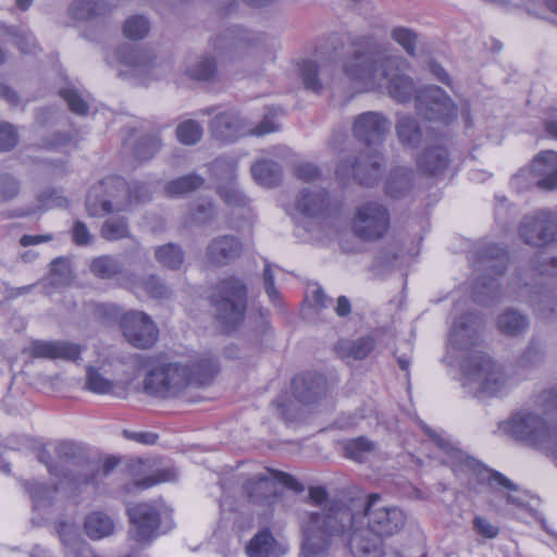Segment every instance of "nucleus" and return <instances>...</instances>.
Returning <instances> with one entry per match:
<instances>
[{"label": "nucleus", "mask_w": 557, "mask_h": 557, "mask_svg": "<svg viewBox=\"0 0 557 557\" xmlns=\"http://www.w3.org/2000/svg\"><path fill=\"white\" fill-rule=\"evenodd\" d=\"M406 522L401 508L385 506L379 494H369L363 503H330L324 516L307 513L302 527L311 550L342 545L352 557H383L382 539L400 532Z\"/></svg>", "instance_id": "1"}, {"label": "nucleus", "mask_w": 557, "mask_h": 557, "mask_svg": "<svg viewBox=\"0 0 557 557\" xmlns=\"http://www.w3.org/2000/svg\"><path fill=\"white\" fill-rule=\"evenodd\" d=\"M406 61L387 44L370 36L349 38L347 55L342 62L344 75L367 90H386L398 102L417 94L413 81L401 72Z\"/></svg>", "instance_id": "2"}, {"label": "nucleus", "mask_w": 557, "mask_h": 557, "mask_svg": "<svg viewBox=\"0 0 557 557\" xmlns=\"http://www.w3.org/2000/svg\"><path fill=\"white\" fill-rule=\"evenodd\" d=\"M218 372L216 359L197 356L185 362H169L152 368L144 379L145 392L154 397H175L189 386L209 384Z\"/></svg>", "instance_id": "3"}, {"label": "nucleus", "mask_w": 557, "mask_h": 557, "mask_svg": "<svg viewBox=\"0 0 557 557\" xmlns=\"http://www.w3.org/2000/svg\"><path fill=\"white\" fill-rule=\"evenodd\" d=\"M151 193L143 183L132 186L120 176H110L91 186L86 197L90 216H102L112 211L126 210L133 203L149 201Z\"/></svg>", "instance_id": "4"}, {"label": "nucleus", "mask_w": 557, "mask_h": 557, "mask_svg": "<svg viewBox=\"0 0 557 557\" xmlns=\"http://www.w3.org/2000/svg\"><path fill=\"white\" fill-rule=\"evenodd\" d=\"M37 459L47 467L51 476L59 479L61 490L65 491L69 495L99 491L102 480L117 466V460L114 458H108L103 462L99 460H82L77 465L79 470L75 472L71 470V476H69L67 473H64V467L52 462L51 455L46 448H41L38 451Z\"/></svg>", "instance_id": "5"}, {"label": "nucleus", "mask_w": 557, "mask_h": 557, "mask_svg": "<svg viewBox=\"0 0 557 557\" xmlns=\"http://www.w3.org/2000/svg\"><path fill=\"white\" fill-rule=\"evenodd\" d=\"M470 259L474 271L481 273L473 285V300L479 305L487 306L499 295L497 276L505 273L508 255L499 245L484 244L474 248Z\"/></svg>", "instance_id": "6"}, {"label": "nucleus", "mask_w": 557, "mask_h": 557, "mask_svg": "<svg viewBox=\"0 0 557 557\" xmlns=\"http://www.w3.org/2000/svg\"><path fill=\"white\" fill-rule=\"evenodd\" d=\"M461 370L463 386L475 394L498 396L507 391V374L485 351L470 352L463 360Z\"/></svg>", "instance_id": "7"}, {"label": "nucleus", "mask_w": 557, "mask_h": 557, "mask_svg": "<svg viewBox=\"0 0 557 557\" xmlns=\"http://www.w3.org/2000/svg\"><path fill=\"white\" fill-rule=\"evenodd\" d=\"M498 431L525 445L550 451L557 447V429L529 409L518 410L498 424Z\"/></svg>", "instance_id": "8"}, {"label": "nucleus", "mask_w": 557, "mask_h": 557, "mask_svg": "<svg viewBox=\"0 0 557 557\" xmlns=\"http://www.w3.org/2000/svg\"><path fill=\"white\" fill-rule=\"evenodd\" d=\"M425 432L435 441L437 446L448 455L453 471L458 476H467V484L471 490L479 492L480 486L484 484L500 486L509 491L518 490V486L503 473L486 468L474 458L454 448L448 442L434 434L430 429H425ZM445 462H448V460Z\"/></svg>", "instance_id": "9"}, {"label": "nucleus", "mask_w": 557, "mask_h": 557, "mask_svg": "<svg viewBox=\"0 0 557 557\" xmlns=\"http://www.w3.org/2000/svg\"><path fill=\"white\" fill-rule=\"evenodd\" d=\"M219 324L225 332L235 330L244 320L247 309V286L236 276L219 281L210 296Z\"/></svg>", "instance_id": "10"}, {"label": "nucleus", "mask_w": 557, "mask_h": 557, "mask_svg": "<svg viewBox=\"0 0 557 557\" xmlns=\"http://www.w3.org/2000/svg\"><path fill=\"white\" fill-rule=\"evenodd\" d=\"M277 483L295 493L305 491V486L293 475L270 469L247 480L244 490L251 503L271 506L281 494Z\"/></svg>", "instance_id": "11"}, {"label": "nucleus", "mask_w": 557, "mask_h": 557, "mask_svg": "<svg viewBox=\"0 0 557 557\" xmlns=\"http://www.w3.org/2000/svg\"><path fill=\"white\" fill-rule=\"evenodd\" d=\"M383 158L370 149L357 157L346 158L337 164L335 176L343 185L356 181L360 185L372 186L381 174Z\"/></svg>", "instance_id": "12"}, {"label": "nucleus", "mask_w": 557, "mask_h": 557, "mask_svg": "<svg viewBox=\"0 0 557 557\" xmlns=\"http://www.w3.org/2000/svg\"><path fill=\"white\" fill-rule=\"evenodd\" d=\"M391 223L387 208L376 201L360 205L352 216L354 234L363 242H376L383 238Z\"/></svg>", "instance_id": "13"}, {"label": "nucleus", "mask_w": 557, "mask_h": 557, "mask_svg": "<svg viewBox=\"0 0 557 557\" xmlns=\"http://www.w3.org/2000/svg\"><path fill=\"white\" fill-rule=\"evenodd\" d=\"M414 108L421 117L445 124L457 119V106L438 86L430 85L419 89L414 97Z\"/></svg>", "instance_id": "14"}, {"label": "nucleus", "mask_w": 557, "mask_h": 557, "mask_svg": "<svg viewBox=\"0 0 557 557\" xmlns=\"http://www.w3.org/2000/svg\"><path fill=\"white\" fill-rule=\"evenodd\" d=\"M259 41L260 38L257 34L233 26L212 39L211 46L221 60L233 62L249 57Z\"/></svg>", "instance_id": "15"}, {"label": "nucleus", "mask_w": 557, "mask_h": 557, "mask_svg": "<svg viewBox=\"0 0 557 557\" xmlns=\"http://www.w3.org/2000/svg\"><path fill=\"white\" fill-rule=\"evenodd\" d=\"M519 234L528 245L545 246L553 243L557 235V213L543 209L524 216Z\"/></svg>", "instance_id": "16"}, {"label": "nucleus", "mask_w": 557, "mask_h": 557, "mask_svg": "<svg viewBox=\"0 0 557 557\" xmlns=\"http://www.w3.org/2000/svg\"><path fill=\"white\" fill-rule=\"evenodd\" d=\"M121 329L126 341L139 349L152 347L159 337V330L152 319L141 311H129L121 318Z\"/></svg>", "instance_id": "17"}, {"label": "nucleus", "mask_w": 557, "mask_h": 557, "mask_svg": "<svg viewBox=\"0 0 557 557\" xmlns=\"http://www.w3.org/2000/svg\"><path fill=\"white\" fill-rule=\"evenodd\" d=\"M389 127L391 122L384 114L368 111L356 116L352 133L357 140L370 148L384 141Z\"/></svg>", "instance_id": "18"}, {"label": "nucleus", "mask_w": 557, "mask_h": 557, "mask_svg": "<svg viewBox=\"0 0 557 557\" xmlns=\"http://www.w3.org/2000/svg\"><path fill=\"white\" fill-rule=\"evenodd\" d=\"M115 54L120 63L127 69L122 70L121 74H128L144 81L156 76L154 61L148 50L124 45L116 49Z\"/></svg>", "instance_id": "19"}, {"label": "nucleus", "mask_w": 557, "mask_h": 557, "mask_svg": "<svg viewBox=\"0 0 557 557\" xmlns=\"http://www.w3.org/2000/svg\"><path fill=\"white\" fill-rule=\"evenodd\" d=\"M127 511L132 523L131 533L136 542H149L156 536L160 527V515L154 506L141 503L128 508Z\"/></svg>", "instance_id": "20"}, {"label": "nucleus", "mask_w": 557, "mask_h": 557, "mask_svg": "<svg viewBox=\"0 0 557 557\" xmlns=\"http://www.w3.org/2000/svg\"><path fill=\"white\" fill-rule=\"evenodd\" d=\"M33 358L49 360L61 359L75 362L81 358L83 348L81 345L67 341H41L35 339L24 349Z\"/></svg>", "instance_id": "21"}, {"label": "nucleus", "mask_w": 557, "mask_h": 557, "mask_svg": "<svg viewBox=\"0 0 557 557\" xmlns=\"http://www.w3.org/2000/svg\"><path fill=\"white\" fill-rule=\"evenodd\" d=\"M481 318L472 312L456 320L449 333V344L457 350H468L478 345L480 339Z\"/></svg>", "instance_id": "22"}, {"label": "nucleus", "mask_w": 557, "mask_h": 557, "mask_svg": "<svg viewBox=\"0 0 557 557\" xmlns=\"http://www.w3.org/2000/svg\"><path fill=\"white\" fill-rule=\"evenodd\" d=\"M243 244L233 235H220L212 238L206 248V258L214 267H225L242 256Z\"/></svg>", "instance_id": "23"}, {"label": "nucleus", "mask_w": 557, "mask_h": 557, "mask_svg": "<svg viewBox=\"0 0 557 557\" xmlns=\"http://www.w3.org/2000/svg\"><path fill=\"white\" fill-rule=\"evenodd\" d=\"M327 392V381L324 375L306 372L296 375L292 382L294 397L302 404H314L322 399Z\"/></svg>", "instance_id": "24"}, {"label": "nucleus", "mask_w": 557, "mask_h": 557, "mask_svg": "<svg viewBox=\"0 0 557 557\" xmlns=\"http://www.w3.org/2000/svg\"><path fill=\"white\" fill-rule=\"evenodd\" d=\"M209 129L214 139L223 143L233 141L244 134L243 120L237 111L231 109L215 114Z\"/></svg>", "instance_id": "25"}, {"label": "nucleus", "mask_w": 557, "mask_h": 557, "mask_svg": "<svg viewBox=\"0 0 557 557\" xmlns=\"http://www.w3.org/2000/svg\"><path fill=\"white\" fill-rule=\"evenodd\" d=\"M524 293H528L525 301L541 318L550 319L557 315V288L540 286L536 289H531L525 285L521 289L519 298L523 299Z\"/></svg>", "instance_id": "26"}, {"label": "nucleus", "mask_w": 557, "mask_h": 557, "mask_svg": "<svg viewBox=\"0 0 557 557\" xmlns=\"http://www.w3.org/2000/svg\"><path fill=\"white\" fill-rule=\"evenodd\" d=\"M534 175L539 176L536 185L541 189H557V152L546 150L539 153L532 163Z\"/></svg>", "instance_id": "27"}, {"label": "nucleus", "mask_w": 557, "mask_h": 557, "mask_svg": "<svg viewBox=\"0 0 557 557\" xmlns=\"http://www.w3.org/2000/svg\"><path fill=\"white\" fill-rule=\"evenodd\" d=\"M449 164V153L442 145H431L423 149L417 159L420 172L429 176L442 175Z\"/></svg>", "instance_id": "28"}, {"label": "nucleus", "mask_w": 557, "mask_h": 557, "mask_svg": "<svg viewBox=\"0 0 557 557\" xmlns=\"http://www.w3.org/2000/svg\"><path fill=\"white\" fill-rule=\"evenodd\" d=\"M295 206L302 215L318 216L327 206V193L322 188H304L297 195Z\"/></svg>", "instance_id": "29"}, {"label": "nucleus", "mask_w": 557, "mask_h": 557, "mask_svg": "<svg viewBox=\"0 0 557 557\" xmlns=\"http://www.w3.org/2000/svg\"><path fill=\"white\" fill-rule=\"evenodd\" d=\"M396 135L399 143L407 148L417 149L422 143V129L418 120L409 114L397 116Z\"/></svg>", "instance_id": "30"}, {"label": "nucleus", "mask_w": 557, "mask_h": 557, "mask_svg": "<svg viewBox=\"0 0 557 557\" xmlns=\"http://www.w3.org/2000/svg\"><path fill=\"white\" fill-rule=\"evenodd\" d=\"M248 557H280L281 545L269 530L259 531L246 546Z\"/></svg>", "instance_id": "31"}, {"label": "nucleus", "mask_w": 557, "mask_h": 557, "mask_svg": "<svg viewBox=\"0 0 557 557\" xmlns=\"http://www.w3.org/2000/svg\"><path fill=\"white\" fill-rule=\"evenodd\" d=\"M374 347L373 337L362 336L357 339H341L336 345V352L342 359L362 360L370 355Z\"/></svg>", "instance_id": "32"}, {"label": "nucleus", "mask_w": 557, "mask_h": 557, "mask_svg": "<svg viewBox=\"0 0 557 557\" xmlns=\"http://www.w3.org/2000/svg\"><path fill=\"white\" fill-rule=\"evenodd\" d=\"M253 180L262 186L274 187L282 180L281 165L272 160L263 159L251 166Z\"/></svg>", "instance_id": "33"}, {"label": "nucleus", "mask_w": 557, "mask_h": 557, "mask_svg": "<svg viewBox=\"0 0 557 557\" xmlns=\"http://www.w3.org/2000/svg\"><path fill=\"white\" fill-rule=\"evenodd\" d=\"M84 528L91 540H101L113 533L114 522L107 513L92 511L85 518Z\"/></svg>", "instance_id": "34"}, {"label": "nucleus", "mask_w": 557, "mask_h": 557, "mask_svg": "<svg viewBox=\"0 0 557 557\" xmlns=\"http://www.w3.org/2000/svg\"><path fill=\"white\" fill-rule=\"evenodd\" d=\"M308 496H309V500L313 505L323 506L321 511H304L299 517V523H300V528H301L302 535H304L302 549L307 556H311V555L320 554L321 552L311 550L306 546L307 536H306V533H305V530L302 527V520H304L305 516L307 513H318L320 516H324L327 511V506L330 505V503H342V502L336 500V499H329L327 491L323 486H311L309 488Z\"/></svg>", "instance_id": "35"}, {"label": "nucleus", "mask_w": 557, "mask_h": 557, "mask_svg": "<svg viewBox=\"0 0 557 557\" xmlns=\"http://www.w3.org/2000/svg\"><path fill=\"white\" fill-rule=\"evenodd\" d=\"M413 172L408 169H396L388 175L385 183L386 194L395 199L406 196L412 188Z\"/></svg>", "instance_id": "36"}, {"label": "nucleus", "mask_w": 557, "mask_h": 557, "mask_svg": "<svg viewBox=\"0 0 557 557\" xmlns=\"http://www.w3.org/2000/svg\"><path fill=\"white\" fill-rule=\"evenodd\" d=\"M497 325L503 334L518 336L528 329L529 321L521 312L509 309L498 317Z\"/></svg>", "instance_id": "37"}, {"label": "nucleus", "mask_w": 557, "mask_h": 557, "mask_svg": "<svg viewBox=\"0 0 557 557\" xmlns=\"http://www.w3.org/2000/svg\"><path fill=\"white\" fill-rule=\"evenodd\" d=\"M104 0H76L70 7V14L78 21H90L107 12Z\"/></svg>", "instance_id": "38"}, {"label": "nucleus", "mask_w": 557, "mask_h": 557, "mask_svg": "<svg viewBox=\"0 0 557 557\" xmlns=\"http://www.w3.org/2000/svg\"><path fill=\"white\" fill-rule=\"evenodd\" d=\"M154 258L162 267L178 270L184 262L185 253L180 245L168 243L156 247Z\"/></svg>", "instance_id": "39"}, {"label": "nucleus", "mask_w": 557, "mask_h": 557, "mask_svg": "<svg viewBox=\"0 0 557 557\" xmlns=\"http://www.w3.org/2000/svg\"><path fill=\"white\" fill-rule=\"evenodd\" d=\"M124 264L120 257L112 255L100 256L92 260L91 272L100 278H112L123 272Z\"/></svg>", "instance_id": "40"}, {"label": "nucleus", "mask_w": 557, "mask_h": 557, "mask_svg": "<svg viewBox=\"0 0 557 557\" xmlns=\"http://www.w3.org/2000/svg\"><path fill=\"white\" fill-rule=\"evenodd\" d=\"M375 449V444L364 436L348 440L344 443L345 457L356 462H363Z\"/></svg>", "instance_id": "41"}, {"label": "nucleus", "mask_w": 557, "mask_h": 557, "mask_svg": "<svg viewBox=\"0 0 557 557\" xmlns=\"http://www.w3.org/2000/svg\"><path fill=\"white\" fill-rule=\"evenodd\" d=\"M203 178L197 174H188L169 182L164 190L170 197H180L198 189L203 184Z\"/></svg>", "instance_id": "42"}, {"label": "nucleus", "mask_w": 557, "mask_h": 557, "mask_svg": "<svg viewBox=\"0 0 557 557\" xmlns=\"http://www.w3.org/2000/svg\"><path fill=\"white\" fill-rule=\"evenodd\" d=\"M161 140L157 133H149L138 137L133 144V156L135 159L146 161L151 159L160 149Z\"/></svg>", "instance_id": "43"}, {"label": "nucleus", "mask_w": 557, "mask_h": 557, "mask_svg": "<svg viewBox=\"0 0 557 557\" xmlns=\"http://www.w3.org/2000/svg\"><path fill=\"white\" fill-rule=\"evenodd\" d=\"M101 236L109 242L131 238V230L127 220L122 216L107 219L101 227Z\"/></svg>", "instance_id": "44"}, {"label": "nucleus", "mask_w": 557, "mask_h": 557, "mask_svg": "<svg viewBox=\"0 0 557 557\" xmlns=\"http://www.w3.org/2000/svg\"><path fill=\"white\" fill-rule=\"evenodd\" d=\"M216 71L215 58L206 54L189 65L186 74L195 81H210L215 76Z\"/></svg>", "instance_id": "45"}, {"label": "nucleus", "mask_w": 557, "mask_h": 557, "mask_svg": "<svg viewBox=\"0 0 557 557\" xmlns=\"http://www.w3.org/2000/svg\"><path fill=\"white\" fill-rule=\"evenodd\" d=\"M85 387L94 394H111L115 387V383L104 377L96 367L88 366L86 368Z\"/></svg>", "instance_id": "46"}, {"label": "nucleus", "mask_w": 557, "mask_h": 557, "mask_svg": "<svg viewBox=\"0 0 557 557\" xmlns=\"http://www.w3.org/2000/svg\"><path fill=\"white\" fill-rule=\"evenodd\" d=\"M203 134L202 126L195 120H186L176 127V137L180 143L193 146L200 141Z\"/></svg>", "instance_id": "47"}, {"label": "nucleus", "mask_w": 557, "mask_h": 557, "mask_svg": "<svg viewBox=\"0 0 557 557\" xmlns=\"http://www.w3.org/2000/svg\"><path fill=\"white\" fill-rule=\"evenodd\" d=\"M391 38L397 42L407 54L416 55L418 35L414 30L404 26L394 27L391 32Z\"/></svg>", "instance_id": "48"}, {"label": "nucleus", "mask_w": 557, "mask_h": 557, "mask_svg": "<svg viewBox=\"0 0 557 557\" xmlns=\"http://www.w3.org/2000/svg\"><path fill=\"white\" fill-rule=\"evenodd\" d=\"M78 447L72 442H61L57 446V454L61 459H64L69 462L66 468H64V473H67L71 476V470L74 472L79 470L77 466L82 460H89L83 456H78Z\"/></svg>", "instance_id": "49"}, {"label": "nucleus", "mask_w": 557, "mask_h": 557, "mask_svg": "<svg viewBox=\"0 0 557 557\" xmlns=\"http://www.w3.org/2000/svg\"><path fill=\"white\" fill-rule=\"evenodd\" d=\"M299 72L306 89L317 94L322 90V84L319 78L320 69L314 61H304L299 66Z\"/></svg>", "instance_id": "50"}, {"label": "nucleus", "mask_w": 557, "mask_h": 557, "mask_svg": "<svg viewBox=\"0 0 557 557\" xmlns=\"http://www.w3.org/2000/svg\"><path fill=\"white\" fill-rule=\"evenodd\" d=\"M219 194L224 202L230 207L244 208L249 202V199L234 181L220 186Z\"/></svg>", "instance_id": "51"}, {"label": "nucleus", "mask_w": 557, "mask_h": 557, "mask_svg": "<svg viewBox=\"0 0 557 557\" xmlns=\"http://www.w3.org/2000/svg\"><path fill=\"white\" fill-rule=\"evenodd\" d=\"M59 488L60 487L57 486H48L40 482H32L27 484V492L36 507L49 504Z\"/></svg>", "instance_id": "52"}, {"label": "nucleus", "mask_w": 557, "mask_h": 557, "mask_svg": "<svg viewBox=\"0 0 557 557\" xmlns=\"http://www.w3.org/2000/svg\"><path fill=\"white\" fill-rule=\"evenodd\" d=\"M215 216V209L211 201L203 200L196 203L189 211L187 222L197 225L210 223Z\"/></svg>", "instance_id": "53"}, {"label": "nucleus", "mask_w": 557, "mask_h": 557, "mask_svg": "<svg viewBox=\"0 0 557 557\" xmlns=\"http://www.w3.org/2000/svg\"><path fill=\"white\" fill-rule=\"evenodd\" d=\"M149 22L141 15L131 16L125 21L123 33L127 38L141 39L149 32Z\"/></svg>", "instance_id": "54"}, {"label": "nucleus", "mask_w": 557, "mask_h": 557, "mask_svg": "<svg viewBox=\"0 0 557 557\" xmlns=\"http://www.w3.org/2000/svg\"><path fill=\"white\" fill-rule=\"evenodd\" d=\"M51 283L54 285H65L72 278L70 262L66 258H55L50 264Z\"/></svg>", "instance_id": "55"}, {"label": "nucleus", "mask_w": 557, "mask_h": 557, "mask_svg": "<svg viewBox=\"0 0 557 557\" xmlns=\"http://www.w3.org/2000/svg\"><path fill=\"white\" fill-rule=\"evenodd\" d=\"M21 191L20 181L12 174L0 172V202L13 200Z\"/></svg>", "instance_id": "56"}, {"label": "nucleus", "mask_w": 557, "mask_h": 557, "mask_svg": "<svg viewBox=\"0 0 557 557\" xmlns=\"http://www.w3.org/2000/svg\"><path fill=\"white\" fill-rule=\"evenodd\" d=\"M544 358V346L540 341L531 339L525 350L519 358L521 368H529L539 364Z\"/></svg>", "instance_id": "57"}, {"label": "nucleus", "mask_w": 557, "mask_h": 557, "mask_svg": "<svg viewBox=\"0 0 557 557\" xmlns=\"http://www.w3.org/2000/svg\"><path fill=\"white\" fill-rule=\"evenodd\" d=\"M58 532L65 547L70 548L75 554L79 553L84 543L72 523L61 522Z\"/></svg>", "instance_id": "58"}, {"label": "nucleus", "mask_w": 557, "mask_h": 557, "mask_svg": "<svg viewBox=\"0 0 557 557\" xmlns=\"http://www.w3.org/2000/svg\"><path fill=\"white\" fill-rule=\"evenodd\" d=\"M60 96L66 101L70 110L78 115H86L89 106L81 94L73 88H65L60 91Z\"/></svg>", "instance_id": "59"}, {"label": "nucleus", "mask_w": 557, "mask_h": 557, "mask_svg": "<svg viewBox=\"0 0 557 557\" xmlns=\"http://www.w3.org/2000/svg\"><path fill=\"white\" fill-rule=\"evenodd\" d=\"M176 476L177 473L172 468L159 469L152 475L136 481V486L140 490H146L161 482L173 481Z\"/></svg>", "instance_id": "60"}, {"label": "nucleus", "mask_w": 557, "mask_h": 557, "mask_svg": "<svg viewBox=\"0 0 557 557\" xmlns=\"http://www.w3.org/2000/svg\"><path fill=\"white\" fill-rule=\"evenodd\" d=\"M73 136L69 132H55L42 138L41 147L49 150H60L70 146Z\"/></svg>", "instance_id": "61"}, {"label": "nucleus", "mask_w": 557, "mask_h": 557, "mask_svg": "<svg viewBox=\"0 0 557 557\" xmlns=\"http://www.w3.org/2000/svg\"><path fill=\"white\" fill-rule=\"evenodd\" d=\"M144 289L152 298H166L170 295L168 286L156 275H150L143 282Z\"/></svg>", "instance_id": "62"}, {"label": "nucleus", "mask_w": 557, "mask_h": 557, "mask_svg": "<svg viewBox=\"0 0 557 557\" xmlns=\"http://www.w3.org/2000/svg\"><path fill=\"white\" fill-rule=\"evenodd\" d=\"M18 141L15 127L7 122L0 123V151L12 150Z\"/></svg>", "instance_id": "63"}, {"label": "nucleus", "mask_w": 557, "mask_h": 557, "mask_svg": "<svg viewBox=\"0 0 557 557\" xmlns=\"http://www.w3.org/2000/svg\"><path fill=\"white\" fill-rule=\"evenodd\" d=\"M295 176L305 183H315L321 180V172L313 163H300L294 169Z\"/></svg>", "instance_id": "64"}]
</instances>
